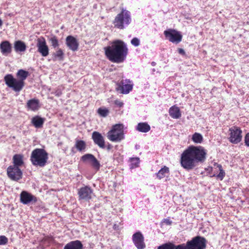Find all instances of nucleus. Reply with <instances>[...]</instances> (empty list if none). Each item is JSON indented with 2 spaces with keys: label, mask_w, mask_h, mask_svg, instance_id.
Returning a JSON list of instances; mask_svg holds the SVG:
<instances>
[{
  "label": "nucleus",
  "mask_w": 249,
  "mask_h": 249,
  "mask_svg": "<svg viewBox=\"0 0 249 249\" xmlns=\"http://www.w3.org/2000/svg\"><path fill=\"white\" fill-rule=\"evenodd\" d=\"M213 166L216 168H218V170L219 171V173L216 175V174H214L212 177H216L217 178L219 179L220 180H223V179L225 176L226 174L224 170L223 169L222 165L217 163H214Z\"/></svg>",
  "instance_id": "393cba45"
},
{
  "label": "nucleus",
  "mask_w": 249,
  "mask_h": 249,
  "mask_svg": "<svg viewBox=\"0 0 249 249\" xmlns=\"http://www.w3.org/2000/svg\"><path fill=\"white\" fill-rule=\"evenodd\" d=\"M21 202H36L37 199L36 196L27 191H23L20 194Z\"/></svg>",
  "instance_id": "f3484780"
},
{
  "label": "nucleus",
  "mask_w": 249,
  "mask_h": 249,
  "mask_svg": "<svg viewBox=\"0 0 249 249\" xmlns=\"http://www.w3.org/2000/svg\"><path fill=\"white\" fill-rule=\"evenodd\" d=\"M66 44L69 48L72 51L78 50L79 43L77 39L71 36H68L66 38Z\"/></svg>",
  "instance_id": "a211bd4d"
},
{
  "label": "nucleus",
  "mask_w": 249,
  "mask_h": 249,
  "mask_svg": "<svg viewBox=\"0 0 249 249\" xmlns=\"http://www.w3.org/2000/svg\"><path fill=\"white\" fill-rule=\"evenodd\" d=\"M178 52L179 54H181L182 55H185V51H184V50L183 49H181V48H178Z\"/></svg>",
  "instance_id": "4c0bfd02"
},
{
  "label": "nucleus",
  "mask_w": 249,
  "mask_h": 249,
  "mask_svg": "<svg viewBox=\"0 0 249 249\" xmlns=\"http://www.w3.org/2000/svg\"><path fill=\"white\" fill-rule=\"evenodd\" d=\"M169 115L173 119H179L181 116V111L178 107L174 105L169 109Z\"/></svg>",
  "instance_id": "412c9836"
},
{
  "label": "nucleus",
  "mask_w": 249,
  "mask_h": 249,
  "mask_svg": "<svg viewBox=\"0 0 249 249\" xmlns=\"http://www.w3.org/2000/svg\"><path fill=\"white\" fill-rule=\"evenodd\" d=\"M3 24V22L2 21V20L0 18V27L2 26Z\"/></svg>",
  "instance_id": "79ce46f5"
},
{
  "label": "nucleus",
  "mask_w": 249,
  "mask_h": 249,
  "mask_svg": "<svg viewBox=\"0 0 249 249\" xmlns=\"http://www.w3.org/2000/svg\"><path fill=\"white\" fill-rule=\"evenodd\" d=\"M49 41L51 42V46L53 48H56L59 45L57 37L55 36H53L50 37L49 39Z\"/></svg>",
  "instance_id": "2f4dec72"
},
{
  "label": "nucleus",
  "mask_w": 249,
  "mask_h": 249,
  "mask_svg": "<svg viewBox=\"0 0 249 249\" xmlns=\"http://www.w3.org/2000/svg\"><path fill=\"white\" fill-rule=\"evenodd\" d=\"M52 55L53 60L58 59L62 61L64 59V53L61 49L58 48L56 51L53 53Z\"/></svg>",
  "instance_id": "c756f323"
},
{
  "label": "nucleus",
  "mask_w": 249,
  "mask_h": 249,
  "mask_svg": "<svg viewBox=\"0 0 249 249\" xmlns=\"http://www.w3.org/2000/svg\"><path fill=\"white\" fill-rule=\"evenodd\" d=\"M14 49L16 52H24L26 49L25 43L21 41L18 40L14 43Z\"/></svg>",
  "instance_id": "a878e982"
},
{
  "label": "nucleus",
  "mask_w": 249,
  "mask_h": 249,
  "mask_svg": "<svg viewBox=\"0 0 249 249\" xmlns=\"http://www.w3.org/2000/svg\"><path fill=\"white\" fill-rule=\"evenodd\" d=\"M48 160V153L43 148H36L31 153L30 160L35 166L44 167Z\"/></svg>",
  "instance_id": "39448f33"
},
{
  "label": "nucleus",
  "mask_w": 249,
  "mask_h": 249,
  "mask_svg": "<svg viewBox=\"0 0 249 249\" xmlns=\"http://www.w3.org/2000/svg\"><path fill=\"white\" fill-rule=\"evenodd\" d=\"M164 222H165L167 225H170L172 222L169 219H164Z\"/></svg>",
  "instance_id": "ea45409f"
},
{
  "label": "nucleus",
  "mask_w": 249,
  "mask_h": 249,
  "mask_svg": "<svg viewBox=\"0 0 249 249\" xmlns=\"http://www.w3.org/2000/svg\"><path fill=\"white\" fill-rule=\"evenodd\" d=\"M26 107L28 110L36 111L39 107V101L37 99L33 98L28 100L27 102Z\"/></svg>",
  "instance_id": "6ab92c4d"
},
{
  "label": "nucleus",
  "mask_w": 249,
  "mask_h": 249,
  "mask_svg": "<svg viewBox=\"0 0 249 249\" xmlns=\"http://www.w3.org/2000/svg\"><path fill=\"white\" fill-rule=\"evenodd\" d=\"M206 245V239L201 236H196L186 244L175 245L173 243H166L158 247V249H205Z\"/></svg>",
  "instance_id": "20e7f679"
},
{
  "label": "nucleus",
  "mask_w": 249,
  "mask_h": 249,
  "mask_svg": "<svg viewBox=\"0 0 249 249\" xmlns=\"http://www.w3.org/2000/svg\"><path fill=\"white\" fill-rule=\"evenodd\" d=\"M23 156L20 154H15L13 157V166L18 167L24 164Z\"/></svg>",
  "instance_id": "b1692460"
},
{
  "label": "nucleus",
  "mask_w": 249,
  "mask_h": 249,
  "mask_svg": "<svg viewBox=\"0 0 249 249\" xmlns=\"http://www.w3.org/2000/svg\"><path fill=\"white\" fill-rule=\"evenodd\" d=\"M164 35L169 41L176 44L179 43L182 38V36L180 32L174 29H169L164 31Z\"/></svg>",
  "instance_id": "1a4fd4ad"
},
{
  "label": "nucleus",
  "mask_w": 249,
  "mask_h": 249,
  "mask_svg": "<svg viewBox=\"0 0 249 249\" xmlns=\"http://www.w3.org/2000/svg\"><path fill=\"white\" fill-rule=\"evenodd\" d=\"M131 43L134 46L137 47L140 44V40L137 37H134L131 40Z\"/></svg>",
  "instance_id": "72a5a7b5"
},
{
  "label": "nucleus",
  "mask_w": 249,
  "mask_h": 249,
  "mask_svg": "<svg viewBox=\"0 0 249 249\" xmlns=\"http://www.w3.org/2000/svg\"><path fill=\"white\" fill-rule=\"evenodd\" d=\"M132 241L138 249H144L146 246L144 242V237L140 231L135 232L132 235Z\"/></svg>",
  "instance_id": "f8f14e48"
},
{
  "label": "nucleus",
  "mask_w": 249,
  "mask_h": 249,
  "mask_svg": "<svg viewBox=\"0 0 249 249\" xmlns=\"http://www.w3.org/2000/svg\"><path fill=\"white\" fill-rule=\"evenodd\" d=\"M97 112L101 116L106 117L109 113V110L106 108L100 107L98 109Z\"/></svg>",
  "instance_id": "473e14b6"
},
{
  "label": "nucleus",
  "mask_w": 249,
  "mask_h": 249,
  "mask_svg": "<svg viewBox=\"0 0 249 249\" xmlns=\"http://www.w3.org/2000/svg\"><path fill=\"white\" fill-rule=\"evenodd\" d=\"M169 168L166 166H164L157 173V177L159 179H161L165 177L166 175L169 174Z\"/></svg>",
  "instance_id": "cd10ccee"
},
{
  "label": "nucleus",
  "mask_w": 249,
  "mask_h": 249,
  "mask_svg": "<svg viewBox=\"0 0 249 249\" xmlns=\"http://www.w3.org/2000/svg\"><path fill=\"white\" fill-rule=\"evenodd\" d=\"M107 58L111 62L121 63L126 59L128 50L125 43L121 40H115L110 45L104 48Z\"/></svg>",
  "instance_id": "f03ea898"
},
{
  "label": "nucleus",
  "mask_w": 249,
  "mask_h": 249,
  "mask_svg": "<svg viewBox=\"0 0 249 249\" xmlns=\"http://www.w3.org/2000/svg\"><path fill=\"white\" fill-rule=\"evenodd\" d=\"M8 242V239L3 235L0 236V245H5Z\"/></svg>",
  "instance_id": "f704fd0d"
},
{
  "label": "nucleus",
  "mask_w": 249,
  "mask_h": 249,
  "mask_svg": "<svg viewBox=\"0 0 249 249\" xmlns=\"http://www.w3.org/2000/svg\"><path fill=\"white\" fill-rule=\"evenodd\" d=\"M29 75L28 71L20 69L16 74L17 79L14 78L12 74H8L4 76V80L5 84L9 88L12 89L14 91L18 92L24 88V81Z\"/></svg>",
  "instance_id": "7ed1b4c3"
},
{
  "label": "nucleus",
  "mask_w": 249,
  "mask_h": 249,
  "mask_svg": "<svg viewBox=\"0 0 249 249\" xmlns=\"http://www.w3.org/2000/svg\"><path fill=\"white\" fill-rule=\"evenodd\" d=\"M64 249H83V245L79 240L72 241L67 243Z\"/></svg>",
  "instance_id": "4be33fe9"
},
{
  "label": "nucleus",
  "mask_w": 249,
  "mask_h": 249,
  "mask_svg": "<svg viewBox=\"0 0 249 249\" xmlns=\"http://www.w3.org/2000/svg\"><path fill=\"white\" fill-rule=\"evenodd\" d=\"M92 139L94 143L100 148H105V141L104 137L97 131H94L92 134Z\"/></svg>",
  "instance_id": "2eb2a0df"
},
{
  "label": "nucleus",
  "mask_w": 249,
  "mask_h": 249,
  "mask_svg": "<svg viewBox=\"0 0 249 249\" xmlns=\"http://www.w3.org/2000/svg\"><path fill=\"white\" fill-rule=\"evenodd\" d=\"M45 119L39 116H35L31 120V123L36 128H41L44 123Z\"/></svg>",
  "instance_id": "5701e85b"
},
{
  "label": "nucleus",
  "mask_w": 249,
  "mask_h": 249,
  "mask_svg": "<svg viewBox=\"0 0 249 249\" xmlns=\"http://www.w3.org/2000/svg\"><path fill=\"white\" fill-rule=\"evenodd\" d=\"M244 141L245 145L249 147V133L246 134Z\"/></svg>",
  "instance_id": "c9c22d12"
},
{
  "label": "nucleus",
  "mask_w": 249,
  "mask_h": 249,
  "mask_svg": "<svg viewBox=\"0 0 249 249\" xmlns=\"http://www.w3.org/2000/svg\"><path fill=\"white\" fill-rule=\"evenodd\" d=\"M117 87L116 89L117 91L122 94H127L132 89V85L126 84L124 80L117 84Z\"/></svg>",
  "instance_id": "dca6fc26"
},
{
  "label": "nucleus",
  "mask_w": 249,
  "mask_h": 249,
  "mask_svg": "<svg viewBox=\"0 0 249 249\" xmlns=\"http://www.w3.org/2000/svg\"><path fill=\"white\" fill-rule=\"evenodd\" d=\"M1 53L4 55H7L12 52V45L8 41H3L0 44Z\"/></svg>",
  "instance_id": "aec40b11"
},
{
  "label": "nucleus",
  "mask_w": 249,
  "mask_h": 249,
  "mask_svg": "<svg viewBox=\"0 0 249 249\" xmlns=\"http://www.w3.org/2000/svg\"><path fill=\"white\" fill-rule=\"evenodd\" d=\"M137 130L139 132L146 133L150 130V126L147 123H140L137 126Z\"/></svg>",
  "instance_id": "bb28decb"
},
{
  "label": "nucleus",
  "mask_w": 249,
  "mask_h": 249,
  "mask_svg": "<svg viewBox=\"0 0 249 249\" xmlns=\"http://www.w3.org/2000/svg\"><path fill=\"white\" fill-rule=\"evenodd\" d=\"M114 229L115 230H116V229H117V228H116V224H115V225H114Z\"/></svg>",
  "instance_id": "37998d69"
},
{
  "label": "nucleus",
  "mask_w": 249,
  "mask_h": 249,
  "mask_svg": "<svg viewBox=\"0 0 249 249\" xmlns=\"http://www.w3.org/2000/svg\"><path fill=\"white\" fill-rule=\"evenodd\" d=\"M112 147H113V146L111 144H110L109 143H107V150H110V149H111L112 148Z\"/></svg>",
  "instance_id": "58836bf2"
},
{
  "label": "nucleus",
  "mask_w": 249,
  "mask_h": 249,
  "mask_svg": "<svg viewBox=\"0 0 249 249\" xmlns=\"http://www.w3.org/2000/svg\"><path fill=\"white\" fill-rule=\"evenodd\" d=\"M81 160L83 162L90 161L91 166L96 171H97L100 169V163L93 155L91 154H85L81 157Z\"/></svg>",
  "instance_id": "ddd939ff"
},
{
  "label": "nucleus",
  "mask_w": 249,
  "mask_h": 249,
  "mask_svg": "<svg viewBox=\"0 0 249 249\" xmlns=\"http://www.w3.org/2000/svg\"><path fill=\"white\" fill-rule=\"evenodd\" d=\"M93 191L91 187L88 186L80 188L78 192V195L80 199L88 200L92 197Z\"/></svg>",
  "instance_id": "4468645a"
},
{
  "label": "nucleus",
  "mask_w": 249,
  "mask_h": 249,
  "mask_svg": "<svg viewBox=\"0 0 249 249\" xmlns=\"http://www.w3.org/2000/svg\"><path fill=\"white\" fill-rule=\"evenodd\" d=\"M36 47L37 51L42 56L46 57L48 55L49 49L44 37H40L37 39Z\"/></svg>",
  "instance_id": "9b49d317"
},
{
  "label": "nucleus",
  "mask_w": 249,
  "mask_h": 249,
  "mask_svg": "<svg viewBox=\"0 0 249 249\" xmlns=\"http://www.w3.org/2000/svg\"><path fill=\"white\" fill-rule=\"evenodd\" d=\"M6 171L8 177L12 180L18 181L22 178V172L18 167L10 165Z\"/></svg>",
  "instance_id": "9d476101"
},
{
  "label": "nucleus",
  "mask_w": 249,
  "mask_h": 249,
  "mask_svg": "<svg viewBox=\"0 0 249 249\" xmlns=\"http://www.w3.org/2000/svg\"><path fill=\"white\" fill-rule=\"evenodd\" d=\"M107 137L111 142H121L124 139V125L121 124L113 125L107 132Z\"/></svg>",
  "instance_id": "0eeeda50"
},
{
  "label": "nucleus",
  "mask_w": 249,
  "mask_h": 249,
  "mask_svg": "<svg viewBox=\"0 0 249 249\" xmlns=\"http://www.w3.org/2000/svg\"><path fill=\"white\" fill-rule=\"evenodd\" d=\"M192 141L196 143H201L203 141L202 135L197 132H195L192 137Z\"/></svg>",
  "instance_id": "7c9ffc66"
},
{
  "label": "nucleus",
  "mask_w": 249,
  "mask_h": 249,
  "mask_svg": "<svg viewBox=\"0 0 249 249\" xmlns=\"http://www.w3.org/2000/svg\"><path fill=\"white\" fill-rule=\"evenodd\" d=\"M229 141L232 143L237 144L242 139V131L237 126H233L229 128Z\"/></svg>",
  "instance_id": "6e6552de"
},
{
  "label": "nucleus",
  "mask_w": 249,
  "mask_h": 249,
  "mask_svg": "<svg viewBox=\"0 0 249 249\" xmlns=\"http://www.w3.org/2000/svg\"><path fill=\"white\" fill-rule=\"evenodd\" d=\"M114 104L119 107H122L124 105V103L119 100H116Z\"/></svg>",
  "instance_id": "e433bc0d"
},
{
  "label": "nucleus",
  "mask_w": 249,
  "mask_h": 249,
  "mask_svg": "<svg viewBox=\"0 0 249 249\" xmlns=\"http://www.w3.org/2000/svg\"><path fill=\"white\" fill-rule=\"evenodd\" d=\"M207 150L201 146H189L181 154L180 164L186 170L194 169L199 163L206 159Z\"/></svg>",
  "instance_id": "f257e3e1"
},
{
  "label": "nucleus",
  "mask_w": 249,
  "mask_h": 249,
  "mask_svg": "<svg viewBox=\"0 0 249 249\" xmlns=\"http://www.w3.org/2000/svg\"><path fill=\"white\" fill-rule=\"evenodd\" d=\"M152 65L153 66H155V62H152Z\"/></svg>",
  "instance_id": "c03bdc74"
},
{
  "label": "nucleus",
  "mask_w": 249,
  "mask_h": 249,
  "mask_svg": "<svg viewBox=\"0 0 249 249\" xmlns=\"http://www.w3.org/2000/svg\"><path fill=\"white\" fill-rule=\"evenodd\" d=\"M133 160H136L138 162V163H139V158L133 159Z\"/></svg>",
  "instance_id": "a19ab883"
},
{
  "label": "nucleus",
  "mask_w": 249,
  "mask_h": 249,
  "mask_svg": "<svg viewBox=\"0 0 249 249\" xmlns=\"http://www.w3.org/2000/svg\"><path fill=\"white\" fill-rule=\"evenodd\" d=\"M131 21V18L130 12L123 9L121 12L115 17L113 21V24L115 28L124 29L125 26H127L130 23Z\"/></svg>",
  "instance_id": "423d86ee"
},
{
  "label": "nucleus",
  "mask_w": 249,
  "mask_h": 249,
  "mask_svg": "<svg viewBox=\"0 0 249 249\" xmlns=\"http://www.w3.org/2000/svg\"><path fill=\"white\" fill-rule=\"evenodd\" d=\"M74 146L76 149L80 152L84 151L87 147L86 142L79 140H76Z\"/></svg>",
  "instance_id": "c85d7f7f"
}]
</instances>
